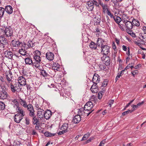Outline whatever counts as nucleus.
I'll use <instances>...</instances> for the list:
<instances>
[{
    "instance_id": "18",
    "label": "nucleus",
    "mask_w": 146,
    "mask_h": 146,
    "mask_svg": "<svg viewBox=\"0 0 146 146\" xmlns=\"http://www.w3.org/2000/svg\"><path fill=\"white\" fill-rule=\"evenodd\" d=\"M54 57L53 54L51 52H47L46 54V57L49 60H52L54 58Z\"/></svg>"
},
{
    "instance_id": "43",
    "label": "nucleus",
    "mask_w": 146,
    "mask_h": 146,
    "mask_svg": "<svg viewBox=\"0 0 146 146\" xmlns=\"http://www.w3.org/2000/svg\"><path fill=\"white\" fill-rule=\"evenodd\" d=\"M90 135L89 133H88V134L85 135L83 137L82 139L81 140V141L86 140L89 137Z\"/></svg>"
},
{
    "instance_id": "46",
    "label": "nucleus",
    "mask_w": 146,
    "mask_h": 146,
    "mask_svg": "<svg viewBox=\"0 0 146 146\" xmlns=\"http://www.w3.org/2000/svg\"><path fill=\"white\" fill-rule=\"evenodd\" d=\"M21 143L18 141H14L13 146H20Z\"/></svg>"
},
{
    "instance_id": "13",
    "label": "nucleus",
    "mask_w": 146,
    "mask_h": 146,
    "mask_svg": "<svg viewBox=\"0 0 146 146\" xmlns=\"http://www.w3.org/2000/svg\"><path fill=\"white\" fill-rule=\"evenodd\" d=\"M100 78L97 74L95 73L93 77L92 81L93 83H98L100 80Z\"/></svg>"
},
{
    "instance_id": "35",
    "label": "nucleus",
    "mask_w": 146,
    "mask_h": 146,
    "mask_svg": "<svg viewBox=\"0 0 146 146\" xmlns=\"http://www.w3.org/2000/svg\"><path fill=\"white\" fill-rule=\"evenodd\" d=\"M35 42H33L32 41H29L27 43V46L28 48L32 47L35 46Z\"/></svg>"
},
{
    "instance_id": "36",
    "label": "nucleus",
    "mask_w": 146,
    "mask_h": 146,
    "mask_svg": "<svg viewBox=\"0 0 146 146\" xmlns=\"http://www.w3.org/2000/svg\"><path fill=\"white\" fill-rule=\"evenodd\" d=\"M101 19L100 17H96L94 18V21L96 23V25H99Z\"/></svg>"
},
{
    "instance_id": "50",
    "label": "nucleus",
    "mask_w": 146,
    "mask_h": 146,
    "mask_svg": "<svg viewBox=\"0 0 146 146\" xmlns=\"http://www.w3.org/2000/svg\"><path fill=\"white\" fill-rule=\"evenodd\" d=\"M127 15L126 14H123L122 15V21H123L124 19H129Z\"/></svg>"
},
{
    "instance_id": "41",
    "label": "nucleus",
    "mask_w": 146,
    "mask_h": 146,
    "mask_svg": "<svg viewBox=\"0 0 146 146\" xmlns=\"http://www.w3.org/2000/svg\"><path fill=\"white\" fill-rule=\"evenodd\" d=\"M12 102L15 105L14 106V107H15V106H16V107L19 106V104L17 99H14L12 101Z\"/></svg>"
},
{
    "instance_id": "20",
    "label": "nucleus",
    "mask_w": 146,
    "mask_h": 146,
    "mask_svg": "<svg viewBox=\"0 0 146 146\" xmlns=\"http://www.w3.org/2000/svg\"><path fill=\"white\" fill-rule=\"evenodd\" d=\"M52 115V113L50 110H47L44 111V117L46 119H48Z\"/></svg>"
},
{
    "instance_id": "56",
    "label": "nucleus",
    "mask_w": 146,
    "mask_h": 146,
    "mask_svg": "<svg viewBox=\"0 0 146 146\" xmlns=\"http://www.w3.org/2000/svg\"><path fill=\"white\" fill-rule=\"evenodd\" d=\"M78 114H79V113H83V112H84V108H80V109H78Z\"/></svg>"
},
{
    "instance_id": "26",
    "label": "nucleus",
    "mask_w": 146,
    "mask_h": 146,
    "mask_svg": "<svg viewBox=\"0 0 146 146\" xmlns=\"http://www.w3.org/2000/svg\"><path fill=\"white\" fill-rule=\"evenodd\" d=\"M4 54L5 56L9 58H11L13 56V53L10 51L6 50L5 51Z\"/></svg>"
},
{
    "instance_id": "8",
    "label": "nucleus",
    "mask_w": 146,
    "mask_h": 146,
    "mask_svg": "<svg viewBox=\"0 0 146 146\" xmlns=\"http://www.w3.org/2000/svg\"><path fill=\"white\" fill-rule=\"evenodd\" d=\"M8 94L6 90L2 89L0 90V99H5L8 97Z\"/></svg>"
},
{
    "instance_id": "15",
    "label": "nucleus",
    "mask_w": 146,
    "mask_h": 146,
    "mask_svg": "<svg viewBox=\"0 0 146 146\" xmlns=\"http://www.w3.org/2000/svg\"><path fill=\"white\" fill-rule=\"evenodd\" d=\"M16 110L17 113V114L20 115L22 116H24L25 115V114L24 110L19 106L16 107Z\"/></svg>"
},
{
    "instance_id": "17",
    "label": "nucleus",
    "mask_w": 146,
    "mask_h": 146,
    "mask_svg": "<svg viewBox=\"0 0 146 146\" xmlns=\"http://www.w3.org/2000/svg\"><path fill=\"white\" fill-rule=\"evenodd\" d=\"M81 118L82 117L77 114L74 117L72 121L75 123H78L81 121Z\"/></svg>"
},
{
    "instance_id": "34",
    "label": "nucleus",
    "mask_w": 146,
    "mask_h": 146,
    "mask_svg": "<svg viewBox=\"0 0 146 146\" xmlns=\"http://www.w3.org/2000/svg\"><path fill=\"white\" fill-rule=\"evenodd\" d=\"M5 12L4 8L2 7H0V19H1L3 17Z\"/></svg>"
},
{
    "instance_id": "5",
    "label": "nucleus",
    "mask_w": 146,
    "mask_h": 146,
    "mask_svg": "<svg viewBox=\"0 0 146 146\" xmlns=\"http://www.w3.org/2000/svg\"><path fill=\"white\" fill-rule=\"evenodd\" d=\"M93 107L92 102L91 101H89L86 103L84 107V111H91V110Z\"/></svg>"
},
{
    "instance_id": "1",
    "label": "nucleus",
    "mask_w": 146,
    "mask_h": 146,
    "mask_svg": "<svg viewBox=\"0 0 146 146\" xmlns=\"http://www.w3.org/2000/svg\"><path fill=\"white\" fill-rule=\"evenodd\" d=\"M100 47V51H101L102 54L107 55L110 53V47L104 44L101 46Z\"/></svg>"
},
{
    "instance_id": "32",
    "label": "nucleus",
    "mask_w": 146,
    "mask_h": 146,
    "mask_svg": "<svg viewBox=\"0 0 146 146\" xmlns=\"http://www.w3.org/2000/svg\"><path fill=\"white\" fill-rule=\"evenodd\" d=\"M133 24V26H135L137 27L139 26L140 25L139 21L135 19H133L131 22Z\"/></svg>"
},
{
    "instance_id": "6",
    "label": "nucleus",
    "mask_w": 146,
    "mask_h": 146,
    "mask_svg": "<svg viewBox=\"0 0 146 146\" xmlns=\"http://www.w3.org/2000/svg\"><path fill=\"white\" fill-rule=\"evenodd\" d=\"M33 58L35 60V62H34L33 66L36 68L39 67V64L41 61V58L40 56H34Z\"/></svg>"
},
{
    "instance_id": "51",
    "label": "nucleus",
    "mask_w": 146,
    "mask_h": 146,
    "mask_svg": "<svg viewBox=\"0 0 146 146\" xmlns=\"http://www.w3.org/2000/svg\"><path fill=\"white\" fill-rule=\"evenodd\" d=\"M92 3H93V5H96L97 7H99V5L98 2L95 0H94L92 1Z\"/></svg>"
},
{
    "instance_id": "21",
    "label": "nucleus",
    "mask_w": 146,
    "mask_h": 146,
    "mask_svg": "<svg viewBox=\"0 0 146 146\" xmlns=\"http://www.w3.org/2000/svg\"><path fill=\"white\" fill-rule=\"evenodd\" d=\"M5 11L8 14H11L13 12V8L10 5H7L4 8Z\"/></svg>"
},
{
    "instance_id": "16",
    "label": "nucleus",
    "mask_w": 146,
    "mask_h": 146,
    "mask_svg": "<svg viewBox=\"0 0 146 146\" xmlns=\"http://www.w3.org/2000/svg\"><path fill=\"white\" fill-rule=\"evenodd\" d=\"M52 69L57 71H60L61 68L60 65L57 62H55L53 63L52 65Z\"/></svg>"
},
{
    "instance_id": "30",
    "label": "nucleus",
    "mask_w": 146,
    "mask_h": 146,
    "mask_svg": "<svg viewBox=\"0 0 146 146\" xmlns=\"http://www.w3.org/2000/svg\"><path fill=\"white\" fill-rule=\"evenodd\" d=\"M0 41L2 44L4 45L7 43V39L2 36H0Z\"/></svg>"
},
{
    "instance_id": "23",
    "label": "nucleus",
    "mask_w": 146,
    "mask_h": 146,
    "mask_svg": "<svg viewBox=\"0 0 146 146\" xmlns=\"http://www.w3.org/2000/svg\"><path fill=\"white\" fill-rule=\"evenodd\" d=\"M87 4L88 5L87 9L89 11H92L93 10L94 6L93 5V3L92 1H90L87 2Z\"/></svg>"
},
{
    "instance_id": "61",
    "label": "nucleus",
    "mask_w": 146,
    "mask_h": 146,
    "mask_svg": "<svg viewBox=\"0 0 146 146\" xmlns=\"http://www.w3.org/2000/svg\"><path fill=\"white\" fill-rule=\"evenodd\" d=\"M32 134L33 135H38L37 133L36 132L35 129H33L32 130Z\"/></svg>"
},
{
    "instance_id": "33",
    "label": "nucleus",
    "mask_w": 146,
    "mask_h": 146,
    "mask_svg": "<svg viewBox=\"0 0 146 146\" xmlns=\"http://www.w3.org/2000/svg\"><path fill=\"white\" fill-rule=\"evenodd\" d=\"M25 49H23L22 48L19 49V52L21 55L23 56H25V57L27 55V52Z\"/></svg>"
},
{
    "instance_id": "47",
    "label": "nucleus",
    "mask_w": 146,
    "mask_h": 146,
    "mask_svg": "<svg viewBox=\"0 0 146 146\" xmlns=\"http://www.w3.org/2000/svg\"><path fill=\"white\" fill-rule=\"evenodd\" d=\"M21 47L24 48V49H27V48H28V46H27V44L24 42L23 43L21 42Z\"/></svg>"
},
{
    "instance_id": "31",
    "label": "nucleus",
    "mask_w": 146,
    "mask_h": 146,
    "mask_svg": "<svg viewBox=\"0 0 146 146\" xmlns=\"http://www.w3.org/2000/svg\"><path fill=\"white\" fill-rule=\"evenodd\" d=\"M94 111V110L91 111H89L88 113H86V111H85L83 112L82 113H79V114H78L81 117L82 116L83 117L85 116H88L90 114L92 111Z\"/></svg>"
},
{
    "instance_id": "3",
    "label": "nucleus",
    "mask_w": 146,
    "mask_h": 146,
    "mask_svg": "<svg viewBox=\"0 0 146 146\" xmlns=\"http://www.w3.org/2000/svg\"><path fill=\"white\" fill-rule=\"evenodd\" d=\"M125 25L126 27L127 28L126 30V31L128 33L131 35V33H133L132 31L131 30L133 27L132 23L129 21H127Z\"/></svg>"
},
{
    "instance_id": "58",
    "label": "nucleus",
    "mask_w": 146,
    "mask_h": 146,
    "mask_svg": "<svg viewBox=\"0 0 146 146\" xmlns=\"http://www.w3.org/2000/svg\"><path fill=\"white\" fill-rule=\"evenodd\" d=\"M98 83H93V85L92 86L91 88H98L97 84Z\"/></svg>"
},
{
    "instance_id": "12",
    "label": "nucleus",
    "mask_w": 146,
    "mask_h": 146,
    "mask_svg": "<svg viewBox=\"0 0 146 146\" xmlns=\"http://www.w3.org/2000/svg\"><path fill=\"white\" fill-rule=\"evenodd\" d=\"M18 82L17 83L20 84V85L24 86L26 85V80L25 78L23 76L19 77L18 80Z\"/></svg>"
},
{
    "instance_id": "37",
    "label": "nucleus",
    "mask_w": 146,
    "mask_h": 146,
    "mask_svg": "<svg viewBox=\"0 0 146 146\" xmlns=\"http://www.w3.org/2000/svg\"><path fill=\"white\" fill-rule=\"evenodd\" d=\"M113 19L115 21V22L118 24H119V23H120L121 21V18L118 16H117L116 17H114L113 18Z\"/></svg>"
},
{
    "instance_id": "38",
    "label": "nucleus",
    "mask_w": 146,
    "mask_h": 146,
    "mask_svg": "<svg viewBox=\"0 0 146 146\" xmlns=\"http://www.w3.org/2000/svg\"><path fill=\"white\" fill-rule=\"evenodd\" d=\"M40 74L44 77H47L49 76L48 73L44 70H42V71L40 72Z\"/></svg>"
},
{
    "instance_id": "10",
    "label": "nucleus",
    "mask_w": 146,
    "mask_h": 146,
    "mask_svg": "<svg viewBox=\"0 0 146 146\" xmlns=\"http://www.w3.org/2000/svg\"><path fill=\"white\" fill-rule=\"evenodd\" d=\"M4 32L7 37L11 36L13 34L12 30L10 27H6Z\"/></svg>"
},
{
    "instance_id": "7",
    "label": "nucleus",
    "mask_w": 146,
    "mask_h": 146,
    "mask_svg": "<svg viewBox=\"0 0 146 146\" xmlns=\"http://www.w3.org/2000/svg\"><path fill=\"white\" fill-rule=\"evenodd\" d=\"M102 61L106 66H108L110 64V57L107 55L104 56L102 58Z\"/></svg>"
},
{
    "instance_id": "29",
    "label": "nucleus",
    "mask_w": 146,
    "mask_h": 146,
    "mask_svg": "<svg viewBox=\"0 0 146 146\" xmlns=\"http://www.w3.org/2000/svg\"><path fill=\"white\" fill-rule=\"evenodd\" d=\"M97 43L96 44L98 45V47H100L102 45H104L103 44V42H104V41L101 38H98L97 40Z\"/></svg>"
},
{
    "instance_id": "25",
    "label": "nucleus",
    "mask_w": 146,
    "mask_h": 146,
    "mask_svg": "<svg viewBox=\"0 0 146 146\" xmlns=\"http://www.w3.org/2000/svg\"><path fill=\"white\" fill-rule=\"evenodd\" d=\"M33 117L32 118V123L33 125L37 124L40 123V119L39 118L35 116L32 117Z\"/></svg>"
},
{
    "instance_id": "54",
    "label": "nucleus",
    "mask_w": 146,
    "mask_h": 146,
    "mask_svg": "<svg viewBox=\"0 0 146 146\" xmlns=\"http://www.w3.org/2000/svg\"><path fill=\"white\" fill-rule=\"evenodd\" d=\"M5 78L4 76H0V80L2 83H3L5 82Z\"/></svg>"
},
{
    "instance_id": "27",
    "label": "nucleus",
    "mask_w": 146,
    "mask_h": 146,
    "mask_svg": "<svg viewBox=\"0 0 146 146\" xmlns=\"http://www.w3.org/2000/svg\"><path fill=\"white\" fill-rule=\"evenodd\" d=\"M68 128V124L67 123H64L62 126L61 129L63 130L64 132H67V129Z\"/></svg>"
},
{
    "instance_id": "2",
    "label": "nucleus",
    "mask_w": 146,
    "mask_h": 146,
    "mask_svg": "<svg viewBox=\"0 0 146 146\" xmlns=\"http://www.w3.org/2000/svg\"><path fill=\"white\" fill-rule=\"evenodd\" d=\"M25 108H27V110L29 111V116L33 117L35 115V111L33 106L31 104H29Z\"/></svg>"
},
{
    "instance_id": "11",
    "label": "nucleus",
    "mask_w": 146,
    "mask_h": 146,
    "mask_svg": "<svg viewBox=\"0 0 146 146\" xmlns=\"http://www.w3.org/2000/svg\"><path fill=\"white\" fill-rule=\"evenodd\" d=\"M23 116L16 114L13 117L14 121L17 123H19L23 118Z\"/></svg>"
},
{
    "instance_id": "53",
    "label": "nucleus",
    "mask_w": 146,
    "mask_h": 146,
    "mask_svg": "<svg viewBox=\"0 0 146 146\" xmlns=\"http://www.w3.org/2000/svg\"><path fill=\"white\" fill-rule=\"evenodd\" d=\"M134 62H132L131 64H129L128 65V66L129 67V68H131L132 70L133 68H134Z\"/></svg>"
},
{
    "instance_id": "40",
    "label": "nucleus",
    "mask_w": 146,
    "mask_h": 146,
    "mask_svg": "<svg viewBox=\"0 0 146 146\" xmlns=\"http://www.w3.org/2000/svg\"><path fill=\"white\" fill-rule=\"evenodd\" d=\"M5 105L4 103L3 102H0V110H3L5 109Z\"/></svg>"
},
{
    "instance_id": "60",
    "label": "nucleus",
    "mask_w": 146,
    "mask_h": 146,
    "mask_svg": "<svg viewBox=\"0 0 146 146\" xmlns=\"http://www.w3.org/2000/svg\"><path fill=\"white\" fill-rule=\"evenodd\" d=\"M48 87L50 88H54L55 86L54 84H49L48 85Z\"/></svg>"
},
{
    "instance_id": "9",
    "label": "nucleus",
    "mask_w": 146,
    "mask_h": 146,
    "mask_svg": "<svg viewBox=\"0 0 146 146\" xmlns=\"http://www.w3.org/2000/svg\"><path fill=\"white\" fill-rule=\"evenodd\" d=\"M11 90L13 93H15L19 89V84L16 82L14 84H13L12 83L10 84Z\"/></svg>"
},
{
    "instance_id": "59",
    "label": "nucleus",
    "mask_w": 146,
    "mask_h": 146,
    "mask_svg": "<svg viewBox=\"0 0 146 146\" xmlns=\"http://www.w3.org/2000/svg\"><path fill=\"white\" fill-rule=\"evenodd\" d=\"M94 138L93 137H91L86 141V143H88L91 141V140L93 139Z\"/></svg>"
},
{
    "instance_id": "4",
    "label": "nucleus",
    "mask_w": 146,
    "mask_h": 146,
    "mask_svg": "<svg viewBox=\"0 0 146 146\" xmlns=\"http://www.w3.org/2000/svg\"><path fill=\"white\" fill-rule=\"evenodd\" d=\"M25 61L26 64L32 65L34 67V62H33L32 58L28 54H27V55L25 57Z\"/></svg>"
},
{
    "instance_id": "19",
    "label": "nucleus",
    "mask_w": 146,
    "mask_h": 146,
    "mask_svg": "<svg viewBox=\"0 0 146 146\" xmlns=\"http://www.w3.org/2000/svg\"><path fill=\"white\" fill-rule=\"evenodd\" d=\"M21 44V42H20L18 40L14 39L12 41V44L14 47H18Z\"/></svg>"
},
{
    "instance_id": "52",
    "label": "nucleus",
    "mask_w": 146,
    "mask_h": 146,
    "mask_svg": "<svg viewBox=\"0 0 146 146\" xmlns=\"http://www.w3.org/2000/svg\"><path fill=\"white\" fill-rule=\"evenodd\" d=\"M131 107L133 108L131 111H133L134 110H136V108L138 107V106H137V104L136 105H131Z\"/></svg>"
},
{
    "instance_id": "63",
    "label": "nucleus",
    "mask_w": 146,
    "mask_h": 146,
    "mask_svg": "<svg viewBox=\"0 0 146 146\" xmlns=\"http://www.w3.org/2000/svg\"><path fill=\"white\" fill-rule=\"evenodd\" d=\"M26 86L27 87V90H31L32 89V87H31L30 85L29 84H26Z\"/></svg>"
},
{
    "instance_id": "39",
    "label": "nucleus",
    "mask_w": 146,
    "mask_h": 146,
    "mask_svg": "<svg viewBox=\"0 0 146 146\" xmlns=\"http://www.w3.org/2000/svg\"><path fill=\"white\" fill-rule=\"evenodd\" d=\"M108 83V80L107 79H105L104 80V81L102 83V85L101 86V87H106Z\"/></svg>"
},
{
    "instance_id": "64",
    "label": "nucleus",
    "mask_w": 146,
    "mask_h": 146,
    "mask_svg": "<svg viewBox=\"0 0 146 146\" xmlns=\"http://www.w3.org/2000/svg\"><path fill=\"white\" fill-rule=\"evenodd\" d=\"M121 76H120L119 73H118L117 74V76L115 78V82L117 81V80H118V79Z\"/></svg>"
},
{
    "instance_id": "28",
    "label": "nucleus",
    "mask_w": 146,
    "mask_h": 146,
    "mask_svg": "<svg viewBox=\"0 0 146 146\" xmlns=\"http://www.w3.org/2000/svg\"><path fill=\"white\" fill-rule=\"evenodd\" d=\"M89 45L90 48L94 50L96 49L98 46L97 44H95L94 42L92 41L91 42Z\"/></svg>"
},
{
    "instance_id": "57",
    "label": "nucleus",
    "mask_w": 146,
    "mask_h": 146,
    "mask_svg": "<svg viewBox=\"0 0 146 146\" xmlns=\"http://www.w3.org/2000/svg\"><path fill=\"white\" fill-rule=\"evenodd\" d=\"M50 132L46 131L44 133V135L46 137H50Z\"/></svg>"
},
{
    "instance_id": "48",
    "label": "nucleus",
    "mask_w": 146,
    "mask_h": 146,
    "mask_svg": "<svg viewBox=\"0 0 146 146\" xmlns=\"http://www.w3.org/2000/svg\"><path fill=\"white\" fill-rule=\"evenodd\" d=\"M132 112V111H131V110H128L127 111H125L123 112L122 114V115L124 116L126 115V114L131 113Z\"/></svg>"
},
{
    "instance_id": "44",
    "label": "nucleus",
    "mask_w": 146,
    "mask_h": 146,
    "mask_svg": "<svg viewBox=\"0 0 146 146\" xmlns=\"http://www.w3.org/2000/svg\"><path fill=\"white\" fill-rule=\"evenodd\" d=\"M25 124L26 125H29L30 124V119L29 117H25Z\"/></svg>"
},
{
    "instance_id": "49",
    "label": "nucleus",
    "mask_w": 146,
    "mask_h": 146,
    "mask_svg": "<svg viewBox=\"0 0 146 146\" xmlns=\"http://www.w3.org/2000/svg\"><path fill=\"white\" fill-rule=\"evenodd\" d=\"M104 93V92L101 91L98 94V98L100 100L102 97V93Z\"/></svg>"
},
{
    "instance_id": "45",
    "label": "nucleus",
    "mask_w": 146,
    "mask_h": 146,
    "mask_svg": "<svg viewBox=\"0 0 146 146\" xmlns=\"http://www.w3.org/2000/svg\"><path fill=\"white\" fill-rule=\"evenodd\" d=\"M106 13L108 15L110 16L111 18H113L114 17L113 15L111 13V12L108 9H107V10Z\"/></svg>"
},
{
    "instance_id": "14",
    "label": "nucleus",
    "mask_w": 146,
    "mask_h": 146,
    "mask_svg": "<svg viewBox=\"0 0 146 146\" xmlns=\"http://www.w3.org/2000/svg\"><path fill=\"white\" fill-rule=\"evenodd\" d=\"M5 77L7 80V82L9 83H12V80L13 78V76H12V73L11 71H9V73L5 75Z\"/></svg>"
},
{
    "instance_id": "24",
    "label": "nucleus",
    "mask_w": 146,
    "mask_h": 146,
    "mask_svg": "<svg viewBox=\"0 0 146 146\" xmlns=\"http://www.w3.org/2000/svg\"><path fill=\"white\" fill-rule=\"evenodd\" d=\"M19 102L20 104L25 108L28 105L27 102L25 100H23L21 98H20L19 100Z\"/></svg>"
},
{
    "instance_id": "62",
    "label": "nucleus",
    "mask_w": 146,
    "mask_h": 146,
    "mask_svg": "<svg viewBox=\"0 0 146 146\" xmlns=\"http://www.w3.org/2000/svg\"><path fill=\"white\" fill-rule=\"evenodd\" d=\"M40 123L38 124H35L36 126H35V128L36 130H38L40 127Z\"/></svg>"
},
{
    "instance_id": "42",
    "label": "nucleus",
    "mask_w": 146,
    "mask_h": 146,
    "mask_svg": "<svg viewBox=\"0 0 146 146\" xmlns=\"http://www.w3.org/2000/svg\"><path fill=\"white\" fill-rule=\"evenodd\" d=\"M90 90L91 92L93 93H96L98 90V88H91Z\"/></svg>"
},
{
    "instance_id": "22",
    "label": "nucleus",
    "mask_w": 146,
    "mask_h": 146,
    "mask_svg": "<svg viewBox=\"0 0 146 146\" xmlns=\"http://www.w3.org/2000/svg\"><path fill=\"white\" fill-rule=\"evenodd\" d=\"M37 114L38 117L42 118L43 117H44V111L43 109L39 108L38 109Z\"/></svg>"
},
{
    "instance_id": "55",
    "label": "nucleus",
    "mask_w": 146,
    "mask_h": 146,
    "mask_svg": "<svg viewBox=\"0 0 146 146\" xmlns=\"http://www.w3.org/2000/svg\"><path fill=\"white\" fill-rule=\"evenodd\" d=\"M101 6L102 7L104 11H106V10H107V9H108L107 8V6L106 5H104L103 4L102 5H101Z\"/></svg>"
}]
</instances>
